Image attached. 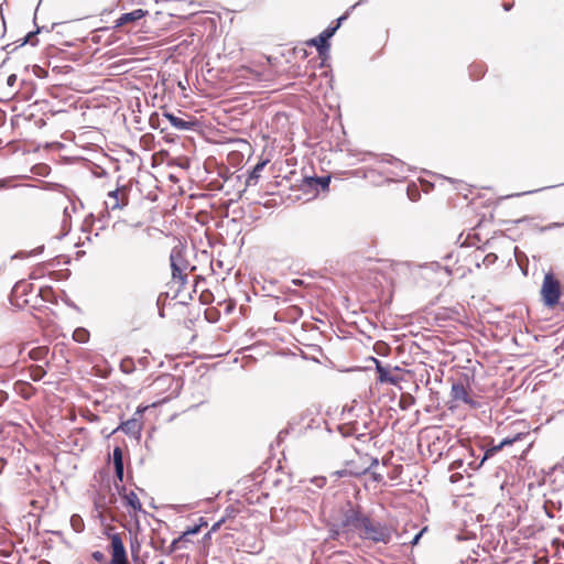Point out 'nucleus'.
Wrapping results in <instances>:
<instances>
[{"instance_id":"nucleus-1","label":"nucleus","mask_w":564,"mask_h":564,"mask_svg":"<svg viewBox=\"0 0 564 564\" xmlns=\"http://www.w3.org/2000/svg\"><path fill=\"white\" fill-rule=\"evenodd\" d=\"M345 532H355L357 535L373 544H389L393 538L392 527L377 521L359 510H350L343 521Z\"/></svg>"},{"instance_id":"nucleus-2","label":"nucleus","mask_w":564,"mask_h":564,"mask_svg":"<svg viewBox=\"0 0 564 564\" xmlns=\"http://www.w3.org/2000/svg\"><path fill=\"white\" fill-rule=\"evenodd\" d=\"M170 265L172 271V283L177 284V291L184 290L187 284L188 275L196 269L187 259L186 248L176 245L170 254Z\"/></svg>"},{"instance_id":"nucleus-3","label":"nucleus","mask_w":564,"mask_h":564,"mask_svg":"<svg viewBox=\"0 0 564 564\" xmlns=\"http://www.w3.org/2000/svg\"><path fill=\"white\" fill-rule=\"evenodd\" d=\"M236 78L253 82L269 83L275 79L276 72L272 67L271 58L263 64L241 65L235 69Z\"/></svg>"},{"instance_id":"nucleus-4","label":"nucleus","mask_w":564,"mask_h":564,"mask_svg":"<svg viewBox=\"0 0 564 564\" xmlns=\"http://www.w3.org/2000/svg\"><path fill=\"white\" fill-rule=\"evenodd\" d=\"M373 466H378V459L368 455L356 453L355 457L346 462L345 469L336 471L339 477L344 476H361L369 471Z\"/></svg>"},{"instance_id":"nucleus-5","label":"nucleus","mask_w":564,"mask_h":564,"mask_svg":"<svg viewBox=\"0 0 564 564\" xmlns=\"http://www.w3.org/2000/svg\"><path fill=\"white\" fill-rule=\"evenodd\" d=\"M561 295L562 285L560 280L554 275V273H546L541 288V297L543 303L547 307H554L558 304Z\"/></svg>"},{"instance_id":"nucleus-6","label":"nucleus","mask_w":564,"mask_h":564,"mask_svg":"<svg viewBox=\"0 0 564 564\" xmlns=\"http://www.w3.org/2000/svg\"><path fill=\"white\" fill-rule=\"evenodd\" d=\"M148 405L145 406H138L137 411L134 412L133 416L124 422H122L116 430L112 431V433H116L117 431H122L127 435L131 436H140L141 431L143 429V414L148 410Z\"/></svg>"},{"instance_id":"nucleus-7","label":"nucleus","mask_w":564,"mask_h":564,"mask_svg":"<svg viewBox=\"0 0 564 564\" xmlns=\"http://www.w3.org/2000/svg\"><path fill=\"white\" fill-rule=\"evenodd\" d=\"M110 564H130L121 534L113 533L109 536Z\"/></svg>"},{"instance_id":"nucleus-8","label":"nucleus","mask_w":564,"mask_h":564,"mask_svg":"<svg viewBox=\"0 0 564 564\" xmlns=\"http://www.w3.org/2000/svg\"><path fill=\"white\" fill-rule=\"evenodd\" d=\"M470 392L471 389L467 382V379H459L452 384L451 398L453 401L474 405L475 401L473 400Z\"/></svg>"},{"instance_id":"nucleus-9","label":"nucleus","mask_w":564,"mask_h":564,"mask_svg":"<svg viewBox=\"0 0 564 564\" xmlns=\"http://www.w3.org/2000/svg\"><path fill=\"white\" fill-rule=\"evenodd\" d=\"M33 291V286L26 282H18L11 292V302L18 307L23 308L30 304V300L26 297L29 292Z\"/></svg>"},{"instance_id":"nucleus-10","label":"nucleus","mask_w":564,"mask_h":564,"mask_svg":"<svg viewBox=\"0 0 564 564\" xmlns=\"http://www.w3.org/2000/svg\"><path fill=\"white\" fill-rule=\"evenodd\" d=\"M128 204V191L126 187L116 188L108 193L106 206L111 210L122 209Z\"/></svg>"},{"instance_id":"nucleus-11","label":"nucleus","mask_w":564,"mask_h":564,"mask_svg":"<svg viewBox=\"0 0 564 564\" xmlns=\"http://www.w3.org/2000/svg\"><path fill=\"white\" fill-rule=\"evenodd\" d=\"M529 435V432H519L517 434H514L513 436H510V437H506L503 438L499 444L497 445H494L491 446L490 448H488L485 454H484V457L481 459V464L492 457L495 454H497L499 451H501L502 448H505L506 446H509V445H512L514 444L516 442H519V441H522L524 440L527 436Z\"/></svg>"},{"instance_id":"nucleus-12","label":"nucleus","mask_w":564,"mask_h":564,"mask_svg":"<svg viewBox=\"0 0 564 564\" xmlns=\"http://www.w3.org/2000/svg\"><path fill=\"white\" fill-rule=\"evenodd\" d=\"M344 19L345 17H340L337 20V24L335 26H329L326 30H324L316 39L311 40L310 44L316 46L319 52H322L324 48H327L328 40L335 34L336 30L339 28Z\"/></svg>"},{"instance_id":"nucleus-13","label":"nucleus","mask_w":564,"mask_h":564,"mask_svg":"<svg viewBox=\"0 0 564 564\" xmlns=\"http://www.w3.org/2000/svg\"><path fill=\"white\" fill-rule=\"evenodd\" d=\"M119 494L124 501V506L128 507L133 513L142 511V503L133 490L127 491V489L122 487L121 490H119Z\"/></svg>"},{"instance_id":"nucleus-14","label":"nucleus","mask_w":564,"mask_h":564,"mask_svg":"<svg viewBox=\"0 0 564 564\" xmlns=\"http://www.w3.org/2000/svg\"><path fill=\"white\" fill-rule=\"evenodd\" d=\"M148 11L142 9L133 10L129 13L121 14L116 21H115V28H121L126 24H130L133 22H137L144 18L147 15Z\"/></svg>"},{"instance_id":"nucleus-15","label":"nucleus","mask_w":564,"mask_h":564,"mask_svg":"<svg viewBox=\"0 0 564 564\" xmlns=\"http://www.w3.org/2000/svg\"><path fill=\"white\" fill-rule=\"evenodd\" d=\"M13 389L24 400L31 399L36 392V389L30 382L23 380H18Z\"/></svg>"},{"instance_id":"nucleus-16","label":"nucleus","mask_w":564,"mask_h":564,"mask_svg":"<svg viewBox=\"0 0 564 564\" xmlns=\"http://www.w3.org/2000/svg\"><path fill=\"white\" fill-rule=\"evenodd\" d=\"M112 460L117 479L123 481V453L120 446H116L112 453Z\"/></svg>"},{"instance_id":"nucleus-17","label":"nucleus","mask_w":564,"mask_h":564,"mask_svg":"<svg viewBox=\"0 0 564 564\" xmlns=\"http://www.w3.org/2000/svg\"><path fill=\"white\" fill-rule=\"evenodd\" d=\"M376 361V370L378 373V379L380 382H388L391 384L398 383V378L393 377L389 369L384 368L379 360L375 359Z\"/></svg>"},{"instance_id":"nucleus-18","label":"nucleus","mask_w":564,"mask_h":564,"mask_svg":"<svg viewBox=\"0 0 564 564\" xmlns=\"http://www.w3.org/2000/svg\"><path fill=\"white\" fill-rule=\"evenodd\" d=\"M165 117L167 118V120L171 122V124L174 128H177L181 130L189 129L193 126V123L185 121L184 119L178 118L172 113H165Z\"/></svg>"},{"instance_id":"nucleus-19","label":"nucleus","mask_w":564,"mask_h":564,"mask_svg":"<svg viewBox=\"0 0 564 564\" xmlns=\"http://www.w3.org/2000/svg\"><path fill=\"white\" fill-rule=\"evenodd\" d=\"M90 333L84 327H77L73 333V339L79 344L88 343Z\"/></svg>"},{"instance_id":"nucleus-20","label":"nucleus","mask_w":564,"mask_h":564,"mask_svg":"<svg viewBox=\"0 0 564 564\" xmlns=\"http://www.w3.org/2000/svg\"><path fill=\"white\" fill-rule=\"evenodd\" d=\"M48 354V347L47 346H39L35 348H32L29 351V357L32 360H43Z\"/></svg>"},{"instance_id":"nucleus-21","label":"nucleus","mask_w":564,"mask_h":564,"mask_svg":"<svg viewBox=\"0 0 564 564\" xmlns=\"http://www.w3.org/2000/svg\"><path fill=\"white\" fill-rule=\"evenodd\" d=\"M188 542L187 538L182 534L178 538L174 539L169 547V553H174L177 550L186 547V543Z\"/></svg>"},{"instance_id":"nucleus-22","label":"nucleus","mask_w":564,"mask_h":564,"mask_svg":"<svg viewBox=\"0 0 564 564\" xmlns=\"http://www.w3.org/2000/svg\"><path fill=\"white\" fill-rule=\"evenodd\" d=\"M29 373H30V378L33 381H39L45 376L46 371L44 370V368L42 366H31L29 368Z\"/></svg>"},{"instance_id":"nucleus-23","label":"nucleus","mask_w":564,"mask_h":564,"mask_svg":"<svg viewBox=\"0 0 564 564\" xmlns=\"http://www.w3.org/2000/svg\"><path fill=\"white\" fill-rule=\"evenodd\" d=\"M267 163H268V160L257 163L256 166L252 169V171L249 174L248 182H250L251 180L257 181L260 177V174H261L262 170L264 169V166L267 165Z\"/></svg>"},{"instance_id":"nucleus-24","label":"nucleus","mask_w":564,"mask_h":564,"mask_svg":"<svg viewBox=\"0 0 564 564\" xmlns=\"http://www.w3.org/2000/svg\"><path fill=\"white\" fill-rule=\"evenodd\" d=\"M330 176L312 177L310 184L318 185L322 189H328Z\"/></svg>"},{"instance_id":"nucleus-25","label":"nucleus","mask_w":564,"mask_h":564,"mask_svg":"<svg viewBox=\"0 0 564 564\" xmlns=\"http://www.w3.org/2000/svg\"><path fill=\"white\" fill-rule=\"evenodd\" d=\"M484 75V69L481 65H473L471 66V76L474 79H479Z\"/></svg>"},{"instance_id":"nucleus-26","label":"nucleus","mask_w":564,"mask_h":564,"mask_svg":"<svg viewBox=\"0 0 564 564\" xmlns=\"http://www.w3.org/2000/svg\"><path fill=\"white\" fill-rule=\"evenodd\" d=\"M199 529V525H194L193 528H188L186 531H184L183 534L187 538L188 535L197 534Z\"/></svg>"},{"instance_id":"nucleus-27","label":"nucleus","mask_w":564,"mask_h":564,"mask_svg":"<svg viewBox=\"0 0 564 564\" xmlns=\"http://www.w3.org/2000/svg\"><path fill=\"white\" fill-rule=\"evenodd\" d=\"M17 83V75L15 74H11L7 77V85L9 87H13Z\"/></svg>"},{"instance_id":"nucleus-28","label":"nucleus","mask_w":564,"mask_h":564,"mask_svg":"<svg viewBox=\"0 0 564 564\" xmlns=\"http://www.w3.org/2000/svg\"><path fill=\"white\" fill-rule=\"evenodd\" d=\"M9 399L8 392L0 390V406H2Z\"/></svg>"},{"instance_id":"nucleus-29","label":"nucleus","mask_w":564,"mask_h":564,"mask_svg":"<svg viewBox=\"0 0 564 564\" xmlns=\"http://www.w3.org/2000/svg\"><path fill=\"white\" fill-rule=\"evenodd\" d=\"M371 476L375 481L380 482L383 480V475L381 473L372 471Z\"/></svg>"},{"instance_id":"nucleus-30","label":"nucleus","mask_w":564,"mask_h":564,"mask_svg":"<svg viewBox=\"0 0 564 564\" xmlns=\"http://www.w3.org/2000/svg\"><path fill=\"white\" fill-rule=\"evenodd\" d=\"M93 557L98 561V562H101L104 560V554L100 552V551H96L93 553Z\"/></svg>"},{"instance_id":"nucleus-31","label":"nucleus","mask_w":564,"mask_h":564,"mask_svg":"<svg viewBox=\"0 0 564 564\" xmlns=\"http://www.w3.org/2000/svg\"><path fill=\"white\" fill-rule=\"evenodd\" d=\"M35 36V33H30L25 40V42H31L32 44H34V42H32V37Z\"/></svg>"},{"instance_id":"nucleus-32","label":"nucleus","mask_w":564,"mask_h":564,"mask_svg":"<svg viewBox=\"0 0 564 564\" xmlns=\"http://www.w3.org/2000/svg\"><path fill=\"white\" fill-rule=\"evenodd\" d=\"M529 219H530V218H529L528 216H523V217H521V218L517 219L514 223H517V224H518V223L527 221V220H529Z\"/></svg>"},{"instance_id":"nucleus-33","label":"nucleus","mask_w":564,"mask_h":564,"mask_svg":"<svg viewBox=\"0 0 564 564\" xmlns=\"http://www.w3.org/2000/svg\"><path fill=\"white\" fill-rule=\"evenodd\" d=\"M377 172H378V171H377L376 169H371V170H369V171L365 174V176H366V177H368V175H369V174H370V175H373V174H375V173H377Z\"/></svg>"},{"instance_id":"nucleus-34","label":"nucleus","mask_w":564,"mask_h":564,"mask_svg":"<svg viewBox=\"0 0 564 564\" xmlns=\"http://www.w3.org/2000/svg\"><path fill=\"white\" fill-rule=\"evenodd\" d=\"M97 420H98V416L96 414H90L89 421L94 422V421H97Z\"/></svg>"},{"instance_id":"nucleus-35","label":"nucleus","mask_w":564,"mask_h":564,"mask_svg":"<svg viewBox=\"0 0 564 564\" xmlns=\"http://www.w3.org/2000/svg\"><path fill=\"white\" fill-rule=\"evenodd\" d=\"M220 527V522H217L213 525L212 531H216Z\"/></svg>"},{"instance_id":"nucleus-36","label":"nucleus","mask_w":564,"mask_h":564,"mask_svg":"<svg viewBox=\"0 0 564 564\" xmlns=\"http://www.w3.org/2000/svg\"><path fill=\"white\" fill-rule=\"evenodd\" d=\"M403 402H404V398H402V399L400 400L401 406L404 409V408H405V405L403 404Z\"/></svg>"},{"instance_id":"nucleus-37","label":"nucleus","mask_w":564,"mask_h":564,"mask_svg":"<svg viewBox=\"0 0 564 564\" xmlns=\"http://www.w3.org/2000/svg\"><path fill=\"white\" fill-rule=\"evenodd\" d=\"M563 224H564V220H563Z\"/></svg>"}]
</instances>
